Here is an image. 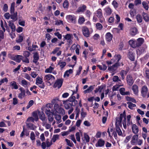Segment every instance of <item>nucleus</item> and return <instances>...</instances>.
Instances as JSON below:
<instances>
[{
    "mask_svg": "<svg viewBox=\"0 0 149 149\" xmlns=\"http://www.w3.org/2000/svg\"><path fill=\"white\" fill-rule=\"evenodd\" d=\"M23 58V57L22 56L17 55L15 56V60L17 62L19 63L20 62L21 60L22 61V59Z\"/></svg>",
    "mask_w": 149,
    "mask_h": 149,
    "instance_id": "7c9ffc66",
    "label": "nucleus"
},
{
    "mask_svg": "<svg viewBox=\"0 0 149 149\" xmlns=\"http://www.w3.org/2000/svg\"><path fill=\"white\" fill-rule=\"evenodd\" d=\"M147 48V46L146 45H143L141 47L137 50L136 52L137 54L140 55L143 54L145 52L146 49Z\"/></svg>",
    "mask_w": 149,
    "mask_h": 149,
    "instance_id": "39448f33",
    "label": "nucleus"
},
{
    "mask_svg": "<svg viewBox=\"0 0 149 149\" xmlns=\"http://www.w3.org/2000/svg\"><path fill=\"white\" fill-rule=\"evenodd\" d=\"M82 32L83 35L86 37H88L89 36L90 32L86 26L82 27Z\"/></svg>",
    "mask_w": 149,
    "mask_h": 149,
    "instance_id": "423d86ee",
    "label": "nucleus"
},
{
    "mask_svg": "<svg viewBox=\"0 0 149 149\" xmlns=\"http://www.w3.org/2000/svg\"><path fill=\"white\" fill-rule=\"evenodd\" d=\"M105 141L102 139H99L97 143L95 144L96 147H102L104 146Z\"/></svg>",
    "mask_w": 149,
    "mask_h": 149,
    "instance_id": "f8f14e48",
    "label": "nucleus"
},
{
    "mask_svg": "<svg viewBox=\"0 0 149 149\" xmlns=\"http://www.w3.org/2000/svg\"><path fill=\"white\" fill-rule=\"evenodd\" d=\"M48 120L49 122H52L53 121L54 118L52 115L51 114L47 115Z\"/></svg>",
    "mask_w": 149,
    "mask_h": 149,
    "instance_id": "052dcab7",
    "label": "nucleus"
},
{
    "mask_svg": "<svg viewBox=\"0 0 149 149\" xmlns=\"http://www.w3.org/2000/svg\"><path fill=\"white\" fill-rule=\"evenodd\" d=\"M55 79V77L52 74H49L46 75L44 78V80L46 82L49 83L50 80H54Z\"/></svg>",
    "mask_w": 149,
    "mask_h": 149,
    "instance_id": "1a4fd4ad",
    "label": "nucleus"
},
{
    "mask_svg": "<svg viewBox=\"0 0 149 149\" xmlns=\"http://www.w3.org/2000/svg\"><path fill=\"white\" fill-rule=\"evenodd\" d=\"M38 115L40 119L42 121H44L45 120L46 118L45 115L42 111H40L38 112Z\"/></svg>",
    "mask_w": 149,
    "mask_h": 149,
    "instance_id": "393cba45",
    "label": "nucleus"
},
{
    "mask_svg": "<svg viewBox=\"0 0 149 149\" xmlns=\"http://www.w3.org/2000/svg\"><path fill=\"white\" fill-rule=\"evenodd\" d=\"M130 33L132 36H135L136 34L138 33L137 29L134 27L132 28L130 30Z\"/></svg>",
    "mask_w": 149,
    "mask_h": 149,
    "instance_id": "6ab92c4d",
    "label": "nucleus"
},
{
    "mask_svg": "<svg viewBox=\"0 0 149 149\" xmlns=\"http://www.w3.org/2000/svg\"><path fill=\"white\" fill-rule=\"evenodd\" d=\"M139 137L138 134H135L132 138V140L131 141V143L132 145H134L137 141Z\"/></svg>",
    "mask_w": 149,
    "mask_h": 149,
    "instance_id": "dca6fc26",
    "label": "nucleus"
},
{
    "mask_svg": "<svg viewBox=\"0 0 149 149\" xmlns=\"http://www.w3.org/2000/svg\"><path fill=\"white\" fill-rule=\"evenodd\" d=\"M15 3L14 2H13L11 4L10 8V13L11 14H13V13H15Z\"/></svg>",
    "mask_w": 149,
    "mask_h": 149,
    "instance_id": "c9c22d12",
    "label": "nucleus"
},
{
    "mask_svg": "<svg viewBox=\"0 0 149 149\" xmlns=\"http://www.w3.org/2000/svg\"><path fill=\"white\" fill-rule=\"evenodd\" d=\"M30 54V53L28 51H25L23 53V55L25 58L29 57Z\"/></svg>",
    "mask_w": 149,
    "mask_h": 149,
    "instance_id": "4d7b16f0",
    "label": "nucleus"
},
{
    "mask_svg": "<svg viewBox=\"0 0 149 149\" xmlns=\"http://www.w3.org/2000/svg\"><path fill=\"white\" fill-rule=\"evenodd\" d=\"M48 140L49 139H47L45 143L47 145V147L48 148L52 144V141L50 142Z\"/></svg>",
    "mask_w": 149,
    "mask_h": 149,
    "instance_id": "680f3d73",
    "label": "nucleus"
},
{
    "mask_svg": "<svg viewBox=\"0 0 149 149\" xmlns=\"http://www.w3.org/2000/svg\"><path fill=\"white\" fill-rule=\"evenodd\" d=\"M127 57L132 61H134L135 59V54L132 51H129L127 53Z\"/></svg>",
    "mask_w": 149,
    "mask_h": 149,
    "instance_id": "ddd939ff",
    "label": "nucleus"
},
{
    "mask_svg": "<svg viewBox=\"0 0 149 149\" xmlns=\"http://www.w3.org/2000/svg\"><path fill=\"white\" fill-rule=\"evenodd\" d=\"M127 83L130 86H132L134 82V80L132 75L130 74H128L126 77Z\"/></svg>",
    "mask_w": 149,
    "mask_h": 149,
    "instance_id": "6e6552de",
    "label": "nucleus"
},
{
    "mask_svg": "<svg viewBox=\"0 0 149 149\" xmlns=\"http://www.w3.org/2000/svg\"><path fill=\"white\" fill-rule=\"evenodd\" d=\"M65 40H69L71 38V36L70 34H67L65 36H63Z\"/></svg>",
    "mask_w": 149,
    "mask_h": 149,
    "instance_id": "e2e57ef3",
    "label": "nucleus"
},
{
    "mask_svg": "<svg viewBox=\"0 0 149 149\" xmlns=\"http://www.w3.org/2000/svg\"><path fill=\"white\" fill-rule=\"evenodd\" d=\"M73 71L71 69H70L68 70H66L64 73V77H65L66 76L67 77H69L70 75V74L72 73Z\"/></svg>",
    "mask_w": 149,
    "mask_h": 149,
    "instance_id": "72a5a7b5",
    "label": "nucleus"
},
{
    "mask_svg": "<svg viewBox=\"0 0 149 149\" xmlns=\"http://www.w3.org/2000/svg\"><path fill=\"white\" fill-rule=\"evenodd\" d=\"M54 108L56 111L58 113L64 115L65 113V111L64 109L59 106V104L57 103L54 104Z\"/></svg>",
    "mask_w": 149,
    "mask_h": 149,
    "instance_id": "f03ea898",
    "label": "nucleus"
},
{
    "mask_svg": "<svg viewBox=\"0 0 149 149\" xmlns=\"http://www.w3.org/2000/svg\"><path fill=\"white\" fill-rule=\"evenodd\" d=\"M142 4L143 8L146 10H148V6L147 3L145 1H143L142 3Z\"/></svg>",
    "mask_w": 149,
    "mask_h": 149,
    "instance_id": "3c124183",
    "label": "nucleus"
},
{
    "mask_svg": "<svg viewBox=\"0 0 149 149\" xmlns=\"http://www.w3.org/2000/svg\"><path fill=\"white\" fill-rule=\"evenodd\" d=\"M55 118L56 120L57 121V123H61V115L57 114H55Z\"/></svg>",
    "mask_w": 149,
    "mask_h": 149,
    "instance_id": "c85d7f7f",
    "label": "nucleus"
},
{
    "mask_svg": "<svg viewBox=\"0 0 149 149\" xmlns=\"http://www.w3.org/2000/svg\"><path fill=\"white\" fill-rule=\"evenodd\" d=\"M124 118L125 120V118H126V114L125 111H124L123 113L120 114V118L118 119H119L121 120H122L123 118Z\"/></svg>",
    "mask_w": 149,
    "mask_h": 149,
    "instance_id": "603ef678",
    "label": "nucleus"
},
{
    "mask_svg": "<svg viewBox=\"0 0 149 149\" xmlns=\"http://www.w3.org/2000/svg\"><path fill=\"white\" fill-rule=\"evenodd\" d=\"M95 14L96 16L99 19H101L103 17L102 11L100 8L96 10Z\"/></svg>",
    "mask_w": 149,
    "mask_h": 149,
    "instance_id": "f3484780",
    "label": "nucleus"
},
{
    "mask_svg": "<svg viewBox=\"0 0 149 149\" xmlns=\"http://www.w3.org/2000/svg\"><path fill=\"white\" fill-rule=\"evenodd\" d=\"M132 132L135 134H137L139 132L138 127L136 124H133L132 127Z\"/></svg>",
    "mask_w": 149,
    "mask_h": 149,
    "instance_id": "2eb2a0df",
    "label": "nucleus"
},
{
    "mask_svg": "<svg viewBox=\"0 0 149 149\" xmlns=\"http://www.w3.org/2000/svg\"><path fill=\"white\" fill-rule=\"evenodd\" d=\"M85 21V19L83 17H81L79 18L78 19V23L80 24H83Z\"/></svg>",
    "mask_w": 149,
    "mask_h": 149,
    "instance_id": "8fccbe9b",
    "label": "nucleus"
},
{
    "mask_svg": "<svg viewBox=\"0 0 149 149\" xmlns=\"http://www.w3.org/2000/svg\"><path fill=\"white\" fill-rule=\"evenodd\" d=\"M96 28L97 29L101 30L102 29L103 26L100 23H98L96 24Z\"/></svg>",
    "mask_w": 149,
    "mask_h": 149,
    "instance_id": "09e8293b",
    "label": "nucleus"
},
{
    "mask_svg": "<svg viewBox=\"0 0 149 149\" xmlns=\"http://www.w3.org/2000/svg\"><path fill=\"white\" fill-rule=\"evenodd\" d=\"M24 77L25 78L27 79L30 81H31V77L29 75V74L27 73H25L24 74Z\"/></svg>",
    "mask_w": 149,
    "mask_h": 149,
    "instance_id": "0e129e2a",
    "label": "nucleus"
},
{
    "mask_svg": "<svg viewBox=\"0 0 149 149\" xmlns=\"http://www.w3.org/2000/svg\"><path fill=\"white\" fill-rule=\"evenodd\" d=\"M65 141L67 143L68 146L71 147H72L74 146V144L70 140H68L67 139H65Z\"/></svg>",
    "mask_w": 149,
    "mask_h": 149,
    "instance_id": "79ce46f5",
    "label": "nucleus"
},
{
    "mask_svg": "<svg viewBox=\"0 0 149 149\" xmlns=\"http://www.w3.org/2000/svg\"><path fill=\"white\" fill-rule=\"evenodd\" d=\"M76 138L78 142L80 141V138L79 133V132H77L75 134Z\"/></svg>",
    "mask_w": 149,
    "mask_h": 149,
    "instance_id": "bf43d9fd",
    "label": "nucleus"
},
{
    "mask_svg": "<svg viewBox=\"0 0 149 149\" xmlns=\"http://www.w3.org/2000/svg\"><path fill=\"white\" fill-rule=\"evenodd\" d=\"M58 65H59L61 67V68L62 69L66 65V63L65 62H61V61H60L58 63Z\"/></svg>",
    "mask_w": 149,
    "mask_h": 149,
    "instance_id": "c03bdc74",
    "label": "nucleus"
},
{
    "mask_svg": "<svg viewBox=\"0 0 149 149\" xmlns=\"http://www.w3.org/2000/svg\"><path fill=\"white\" fill-rule=\"evenodd\" d=\"M53 69L54 68L50 66L49 68L46 69L45 72L46 73H51Z\"/></svg>",
    "mask_w": 149,
    "mask_h": 149,
    "instance_id": "864d4df0",
    "label": "nucleus"
},
{
    "mask_svg": "<svg viewBox=\"0 0 149 149\" xmlns=\"http://www.w3.org/2000/svg\"><path fill=\"white\" fill-rule=\"evenodd\" d=\"M144 40L143 38H139L136 40V41L133 40H130L129 42L131 44V46L133 48H136L137 47L140 46L144 42Z\"/></svg>",
    "mask_w": 149,
    "mask_h": 149,
    "instance_id": "f257e3e1",
    "label": "nucleus"
},
{
    "mask_svg": "<svg viewBox=\"0 0 149 149\" xmlns=\"http://www.w3.org/2000/svg\"><path fill=\"white\" fill-rule=\"evenodd\" d=\"M84 138L85 140H86V142H88L90 141V137L89 136L88 134H84Z\"/></svg>",
    "mask_w": 149,
    "mask_h": 149,
    "instance_id": "13d9d810",
    "label": "nucleus"
},
{
    "mask_svg": "<svg viewBox=\"0 0 149 149\" xmlns=\"http://www.w3.org/2000/svg\"><path fill=\"white\" fill-rule=\"evenodd\" d=\"M8 26L10 27L12 31V32H14L15 31V26L14 25V23L12 21H9L8 22Z\"/></svg>",
    "mask_w": 149,
    "mask_h": 149,
    "instance_id": "aec40b11",
    "label": "nucleus"
},
{
    "mask_svg": "<svg viewBox=\"0 0 149 149\" xmlns=\"http://www.w3.org/2000/svg\"><path fill=\"white\" fill-rule=\"evenodd\" d=\"M43 82L42 78L38 76L36 79V84L37 85H39L40 84H41Z\"/></svg>",
    "mask_w": 149,
    "mask_h": 149,
    "instance_id": "c756f323",
    "label": "nucleus"
},
{
    "mask_svg": "<svg viewBox=\"0 0 149 149\" xmlns=\"http://www.w3.org/2000/svg\"><path fill=\"white\" fill-rule=\"evenodd\" d=\"M23 36L21 35H19L18 38L16 39V42L17 43H20L23 41Z\"/></svg>",
    "mask_w": 149,
    "mask_h": 149,
    "instance_id": "58836bf2",
    "label": "nucleus"
},
{
    "mask_svg": "<svg viewBox=\"0 0 149 149\" xmlns=\"http://www.w3.org/2000/svg\"><path fill=\"white\" fill-rule=\"evenodd\" d=\"M10 86L12 89H17L18 88V87L17 84L16 82L14 81H12L10 83Z\"/></svg>",
    "mask_w": 149,
    "mask_h": 149,
    "instance_id": "4be33fe9",
    "label": "nucleus"
},
{
    "mask_svg": "<svg viewBox=\"0 0 149 149\" xmlns=\"http://www.w3.org/2000/svg\"><path fill=\"white\" fill-rule=\"evenodd\" d=\"M148 92V88L147 86L146 85L143 86L141 91L142 96L143 97H145L147 95Z\"/></svg>",
    "mask_w": 149,
    "mask_h": 149,
    "instance_id": "0eeeda50",
    "label": "nucleus"
},
{
    "mask_svg": "<svg viewBox=\"0 0 149 149\" xmlns=\"http://www.w3.org/2000/svg\"><path fill=\"white\" fill-rule=\"evenodd\" d=\"M106 86L105 85H101L100 86H98V89L100 92H101L102 90L105 88Z\"/></svg>",
    "mask_w": 149,
    "mask_h": 149,
    "instance_id": "69168bd1",
    "label": "nucleus"
},
{
    "mask_svg": "<svg viewBox=\"0 0 149 149\" xmlns=\"http://www.w3.org/2000/svg\"><path fill=\"white\" fill-rule=\"evenodd\" d=\"M83 108H82L81 109V118L82 119H83L84 118H85L87 114V113L86 112H84L83 111Z\"/></svg>",
    "mask_w": 149,
    "mask_h": 149,
    "instance_id": "4c0bfd02",
    "label": "nucleus"
},
{
    "mask_svg": "<svg viewBox=\"0 0 149 149\" xmlns=\"http://www.w3.org/2000/svg\"><path fill=\"white\" fill-rule=\"evenodd\" d=\"M10 18L13 19V22H14L16 21L17 19V13L16 12L15 13L13 14H11Z\"/></svg>",
    "mask_w": 149,
    "mask_h": 149,
    "instance_id": "412c9836",
    "label": "nucleus"
},
{
    "mask_svg": "<svg viewBox=\"0 0 149 149\" xmlns=\"http://www.w3.org/2000/svg\"><path fill=\"white\" fill-rule=\"evenodd\" d=\"M94 85L90 86L88 88L84 91V93L86 94L91 92L93 90L94 88Z\"/></svg>",
    "mask_w": 149,
    "mask_h": 149,
    "instance_id": "5701e85b",
    "label": "nucleus"
},
{
    "mask_svg": "<svg viewBox=\"0 0 149 149\" xmlns=\"http://www.w3.org/2000/svg\"><path fill=\"white\" fill-rule=\"evenodd\" d=\"M8 7L7 4H5L3 5V10L5 12H6L8 10Z\"/></svg>",
    "mask_w": 149,
    "mask_h": 149,
    "instance_id": "774afa93",
    "label": "nucleus"
},
{
    "mask_svg": "<svg viewBox=\"0 0 149 149\" xmlns=\"http://www.w3.org/2000/svg\"><path fill=\"white\" fill-rule=\"evenodd\" d=\"M66 18L68 22L74 23L76 22V18L74 15H68L66 16Z\"/></svg>",
    "mask_w": 149,
    "mask_h": 149,
    "instance_id": "9d476101",
    "label": "nucleus"
},
{
    "mask_svg": "<svg viewBox=\"0 0 149 149\" xmlns=\"http://www.w3.org/2000/svg\"><path fill=\"white\" fill-rule=\"evenodd\" d=\"M126 99L127 101H131L132 102L136 103V100L133 97L127 96L126 97Z\"/></svg>",
    "mask_w": 149,
    "mask_h": 149,
    "instance_id": "2f4dec72",
    "label": "nucleus"
},
{
    "mask_svg": "<svg viewBox=\"0 0 149 149\" xmlns=\"http://www.w3.org/2000/svg\"><path fill=\"white\" fill-rule=\"evenodd\" d=\"M75 96L71 95L68 100L69 102H71L73 107L75 106L78 104V101L75 100Z\"/></svg>",
    "mask_w": 149,
    "mask_h": 149,
    "instance_id": "20e7f679",
    "label": "nucleus"
},
{
    "mask_svg": "<svg viewBox=\"0 0 149 149\" xmlns=\"http://www.w3.org/2000/svg\"><path fill=\"white\" fill-rule=\"evenodd\" d=\"M21 84L24 87H26L28 84V81L23 79L21 81Z\"/></svg>",
    "mask_w": 149,
    "mask_h": 149,
    "instance_id": "ea45409f",
    "label": "nucleus"
},
{
    "mask_svg": "<svg viewBox=\"0 0 149 149\" xmlns=\"http://www.w3.org/2000/svg\"><path fill=\"white\" fill-rule=\"evenodd\" d=\"M59 136L58 134L54 135L52 139V141L55 142L56 141L59 139Z\"/></svg>",
    "mask_w": 149,
    "mask_h": 149,
    "instance_id": "a19ab883",
    "label": "nucleus"
},
{
    "mask_svg": "<svg viewBox=\"0 0 149 149\" xmlns=\"http://www.w3.org/2000/svg\"><path fill=\"white\" fill-rule=\"evenodd\" d=\"M8 80L7 78L5 77L4 78H3L1 79L0 80V86L3 84L5 82L6 83H8Z\"/></svg>",
    "mask_w": 149,
    "mask_h": 149,
    "instance_id": "de8ad7c7",
    "label": "nucleus"
},
{
    "mask_svg": "<svg viewBox=\"0 0 149 149\" xmlns=\"http://www.w3.org/2000/svg\"><path fill=\"white\" fill-rule=\"evenodd\" d=\"M112 5L113 6L115 9H116L118 7V3L115 0H113L112 3Z\"/></svg>",
    "mask_w": 149,
    "mask_h": 149,
    "instance_id": "5fc2aeb1",
    "label": "nucleus"
},
{
    "mask_svg": "<svg viewBox=\"0 0 149 149\" xmlns=\"http://www.w3.org/2000/svg\"><path fill=\"white\" fill-rule=\"evenodd\" d=\"M142 15L143 19L146 22H148L149 21V17L148 14L143 12Z\"/></svg>",
    "mask_w": 149,
    "mask_h": 149,
    "instance_id": "cd10ccee",
    "label": "nucleus"
},
{
    "mask_svg": "<svg viewBox=\"0 0 149 149\" xmlns=\"http://www.w3.org/2000/svg\"><path fill=\"white\" fill-rule=\"evenodd\" d=\"M69 6V3L68 1L67 0H65L63 4V6L64 9H67L68 8Z\"/></svg>",
    "mask_w": 149,
    "mask_h": 149,
    "instance_id": "f704fd0d",
    "label": "nucleus"
},
{
    "mask_svg": "<svg viewBox=\"0 0 149 149\" xmlns=\"http://www.w3.org/2000/svg\"><path fill=\"white\" fill-rule=\"evenodd\" d=\"M104 10L105 12V14L107 16L110 15L112 12V10L108 6L105 7L104 9Z\"/></svg>",
    "mask_w": 149,
    "mask_h": 149,
    "instance_id": "9b49d317",
    "label": "nucleus"
},
{
    "mask_svg": "<svg viewBox=\"0 0 149 149\" xmlns=\"http://www.w3.org/2000/svg\"><path fill=\"white\" fill-rule=\"evenodd\" d=\"M86 6L84 4H81L77 10V12L78 13L84 12L86 9Z\"/></svg>",
    "mask_w": 149,
    "mask_h": 149,
    "instance_id": "4468645a",
    "label": "nucleus"
},
{
    "mask_svg": "<svg viewBox=\"0 0 149 149\" xmlns=\"http://www.w3.org/2000/svg\"><path fill=\"white\" fill-rule=\"evenodd\" d=\"M32 115L35 118V120L36 121H37L38 120V118L36 112L33 111L32 113Z\"/></svg>",
    "mask_w": 149,
    "mask_h": 149,
    "instance_id": "49530a36",
    "label": "nucleus"
},
{
    "mask_svg": "<svg viewBox=\"0 0 149 149\" xmlns=\"http://www.w3.org/2000/svg\"><path fill=\"white\" fill-rule=\"evenodd\" d=\"M30 138L31 140L32 141L34 140L35 139V136L34 134V132L33 131H32L31 132L30 134Z\"/></svg>",
    "mask_w": 149,
    "mask_h": 149,
    "instance_id": "6e6d98bb",
    "label": "nucleus"
},
{
    "mask_svg": "<svg viewBox=\"0 0 149 149\" xmlns=\"http://www.w3.org/2000/svg\"><path fill=\"white\" fill-rule=\"evenodd\" d=\"M117 122H116V132L118 133V134L119 136H122L124 137L125 136V135H123L122 134V132L119 127V125L117 124Z\"/></svg>",
    "mask_w": 149,
    "mask_h": 149,
    "instance_id": "a211bd4d",
    "label": "nucleus"
},
{
    "mask_svg": "<svg viewBox=\"0 0 149 149\" xmlns=\"http://www.w3.org/2000/svg\"><path fill=\"white\" fill-rule=\"evenodd\" d=\"M113 81L114 82H116L118 81H120V80L119 79V77L117 76H114L113 77Z\"/></svg>",
    "mask_w": 149,
    "mask_h": 149,
    "instance_id": "338daca9",
    "label": "nucleus"
},
{
    "mask_svg": "<svg viewBox=\"0 0 149 149\" xmlns=\"http://www.w3.org/2000/svg\"><path fill=\"white\" fill-rule=\"evenodd\" d=\"M63 81V79H57L55 82L53 87L54 88L57 87L58 88H60L62 85Z\"/></svg>",
    "mask_w": 149,
    "mask_h": 149,
    "instance_id": "7ed1b4c3",
    "label": "nucleus"
},
{
    "mask_svg": "<svg viewBox=\"0 0 149 149\" xmlns=\"http://www.w3.org/2000/svg\"><path fill=\"white\" fill-rule=\"evenodd\" d=\"M127 104L128 105V107L131 109H132L133 107H135L136 106L135 104H134L130 102H127Z\"/></svg>",
    "mask_w": 149,
    "mask_h": 149,
    "instance_id": "e433bc0d",
    "label": "nucleus"
},
{
    "mask_svg": "<svg viewBox=\"0 0 149 149\" xmlns=\"http://www.w3.org/2000/svg\"><path fill=\"white\" fill-rule=\"evenodd\" d=\"M33 57L35 60H39V56L38 53L37 52H34L33 53Z\"/></svg>",
    "mask_w": 149,
    "mask_h": 149,
    "instance_id": "a18cd8bd",
    "label": "nucleus"
},
{
    "mask_svg": "<svg viewBox=\"0 0 149 149\" xmlns=\"http://www.w3.org/2000/svg\"><path fill=\"white\" fill-rule=\"evenodd\" d=\"M64 104V107L66 109H68L70 108V107H71L72 106L71 103L68 102L67 101H65Z\"/></svg>",
    "mask_w": 149,
    "mask_h": 149,
    "instance_id": "a878e982",
    "label": "nucleus"
},
{
    "mask_svg": "<svg viewBox=\"0 0 149 149\" xmlns=\"http://www.w3.org/2000/svg\"><path fill=\"white\" fill-rule=\"evenodd\" d=\"M132 89L135 94L136 95L138 93V87L137 85L136 84L132 86Z\"/></svg>",
    "mask_w": 149,
    "mask_h": 149,
    "instance_id": "bb28decb",
    "label": "nucleus"
},
{
    "mask_svg": "<svg viewBox=\"0 0 149 149\" xmlns=\"http://www.w3.org/2000/svg\"><path fill=\"white\" fill-rule=\"evenodd\" d=\"M25 94V91H22V92H21V93L19 94L18 97L21 99H22L23 97H24Z\"/></svg>",
    "mask_w": 149,
    "mask_h": 149,
    "instance_id": "37998d69",
    "label": "nucleus"
},
{
    "mask_svg": "<svg viewBox=\"0 0 149 149\" xmlns=\"http://www.w3.org/2000/svg\"><path fill=\"white\" fill-rule=\"evenodd\" d=\"M106 40L108 42H110L112 39V35L110 32L107 33L106 35Z\"/></svg>",
    "mask_w": 149,
    "mask_h": 149,
    "instance_id": "b1692460",
    "label": "nucleus"
},
{
    "mask_svg": "<svg viewBox=\"0 0 149 149\" xmlns=\"http://www.w3.org/2000/svg\"><path fill=\"white\" fill-rule=\"evenodd\" d=\"M136 19L137 22L139 23H141L142 22L143 19L141 15L138 14L136 16Z\"/></svg>",
    "mask_w": 149,
    "mask_h": 149,
    "instance_id": "473e14b6",
    "label": "nucleus"
}]
</instances>
